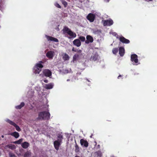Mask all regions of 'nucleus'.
Returning <instances> with one entry per match:
<instances>
[{
  "mask_svg": "<svg viewBox=\"0 0 157 157\" xmlns=\"http://www.w3.org/2000/svg\"><path fill=\"white\" fill-rule=\"evenodd\" d=\"M50 114L49 112L43 111L39 113L38 119L39 120H48L50 119Z\"/></svg>",
  "mask_w": 157,
  "mask_h": 157,
  "instance_id": "f03ea898",
  "label": "nucleus"
},
{
  "mask_svg": "<svg viewBox=\"0 0 157 157\" xmlns=\"http://www.w3.org/2000/svg\"><path fill=\"white\" fill-rule=\"evenodd\" d=\"M69 80H69V79H67V81H69Z\"/></svg>",
  "mask_w": 157,
  "mask_h": 157,
  "instance_id": "a19ab883",
  "label": "nucleus"
},
{
  "mask_svg": "<svg viewBox=\"0 0 157 157\" xmlns=\"http://www.w3.org/2000/svg\"><path fill=\"white\" fill-rule=\"evenodd\" d=\"M80 41H81L82 42H84L85 41V38L83 36H80L79 37V39Z\"/></svg>",
  "mask_w": 157,
  "mask_h": 157,
  "instance_id": "c756f323",
  "label": "nucleus"
},
{
  "mask_svg": "<svg viewBox=\"0 0 157 157\" xmlns=\"http://www.w3.org/2000/svg\"><path fill=\"white\" fill-rule=\"evenodd\" d=\"M79 55L78 54H75L73 57V60L74 61H76L79 58Z\"/></svg>",
  "mask_w": 157,
  "mask_h": 157,
  "instance_id": "5701e85b",
  "label": "nucleus"
},
{
  "mask_svg": "<svg viewBox=\"0 0 157 157\" xmlns=\"http://www.w3.org/2000/svg\"><path fill=\"white\" fill-rule=\"evenodd\" d=\"M25 104L24 102H22L19 105L15 106V108L17 109H20L24 106Z\"/></svg>",
  "mask_w": 157,
  "mask_h": 157,
  "instance_id": "412c9836",
  "label": "nucleus"
},
{
  "mask_svg": "<svg viewBox=\"0 0 157 157\" xmlns=\"http://www.w3.org/2000/svg\"><path fill=\"white\" fill-rule=\"evenodd\" d=\"M7 121L10 124L14 126L16 128V130L18 132H20L21 131V129L20 127L17 125L16 123L13 122V121L8 119L7 120Z\"/></svg>",
  "mask_w": 157,
  "mask_h": 157,
  "instance_id": "7ed1b4c3",
  "label": "nucleus"
},
{
  "mask_svg": "<svg viewBox=\"0 0 157 157\" xmlns=\"http://www.w3.org/2000/svg\"><path fill=\"white\" fill-rule=\"evenodd\" d=\"M63 33L65 34L67 33L70 36H68L67 37L70 39L72 38H75L76 36V33L73 32L67 26H64L62 30Z\"/></svg>",
  "mask_w": 157,
  "mask_h": 157,
  "instance_id": "f257e3e1",
  "label": "nucleus"
},
{
  "mask_svg": "<svg viewBox=\"0 0 157 157\" xmlns=\"http://www.w3.org/2000/svg\"><path fill=\"white\" fill-rule=\"evenodd\" d=\"M131 60L132 62H134L135 63H137L138 62V56L136 54H132L131 56Z\"/></svg>",
  "mask_w": 157,
  "mask_h": 157,
  "instance_id": "423d86ee",
  "label": "nucleus"
},
{
  "mask_svg": "<svg viewBox=\"0 0 157 157\" xmlns=\"http://www.w3.org/2000/svg\"><path fill=\"white\" fill-rule=\"evenodd\" d=\"M46 56L49 59H52L53 56V52L51 51L48 52L46 54Z\"/></svg>",
  "mask_w": 157,
  "mask_h": 157,
  "instance_id": "dca6fc26",
  "label": "nucleus"
},
{
  "mask_svg": "<svg viewBox=\"0 0 157 157\" xmlns=\"http://www.w3.org/2000/svg\"><path fill=\"white\" fill-rule=\"evenodd\" d=\"M75 157H79L78 156H76Z\"/></svg>",
  "mask_w": 157,
  "mask_h": 157,
  "instance_id": "37998d69",
  "label": "nucleus"
},
{
  "mask_svg": "<svg viewBox=\"0 0 157 157\" xmlns=\"http://www.w3.org/2000/svg\"><path fill=\"white\" fill-rule=\"evenodd\" d=\"M86 40L85 41V43L88 44L90 43H92L94 40L93 38L90 35L86 36Z\"/></svg>",
  "mask_w": 157,
  "mask_h": 157,
  "instance_id": "9b49d317",
  "label": "nucleus"
},
{
  "mask_svg": "<svg viewBox=\"0 0 157 157\" xmlns=\"http://www.w3.org/2000/svg\"><path fill=\"white\" fill-rule=\"evenodd\" d=\"M73 44L75 46L79 47L81 45V42L78 39H76L73 42Z\"/></svg>",
  "mask_w": 157,
  "mask_h": 157,
  "instance_id": "ddd939ff",
  "label": "nucleus"
},
{
  "mask_svg": "<svg viewBox=\"0 0 157 157\" xmlns=\"http://www.w3.org/2000/svg\"><path fill=\"white\" fill-rule=\"evenodd\" d=\"M39 63H37L36 64L35 66L39 68H41L43 67V66L42 64L41 63H43V62L42 61H40Z\"/></svg>",
  "mask_w": 157,
  "mask_h": 157,
  "instance_id": "4be33fe9",
  "label": "nucleus"
},
{
  "mask_svg": "<svg viewBox=\"0 0 157 157\" xmlns=\"http://www.w3.org/2000/svg\"><path fill=\"white\" fill-rule=\"evenodd\" d=\"M95 18V15L92 13H89L86 17V18L90 22H93Z\"/></svg>",
  "mask_w": 157,
  "mask_h": 157,
  "instance_id": "39448f33",
  "label": "nucleus"
},
{
  "mask_svg": "<svg viewBox=\"0 0 157 157\" xmlns=\"http://www.w3.org/2000/svg\"><path fill=\"white\" fill-rule=\"evenodd\" d=\"M2 138H4V136L3 135H2Z\"/></svg>",
  "mask_w": 157,
  "mask_h": 157,
  "instance_id": "ea45409f",
  "label": "nucleus"
},
{
  "mask_svg": "<svg viewBox=\"0 0 157 157\" xmlns=\"http://www.w3.org/2000/svg\"><path fill=\"white\" fill-rule=\"evenodd\" d=\"M122 76L121 75H119L118 77V79H119Z\"/></svg>",
  "mask_w": 157,
  "mask_h": 157,
  "instance_id": "4c0bfd02",
  "label": "nucleus"
},
{
  "mask_svg": "<svg viewBox=\"0 0 157 157\" xmlns=\"http://www.w3.org/2000/svg\"><path fill=\"white\" fill-rule=\"evenodd\" d=\"M53 86L51 83H50L45 84L44 87L46 89H50L52 88Z\"/></svg>",
  "mask_w": 157,
  "mask_h": 157,
  "instance_id": "aec40b11",
  "label": "nucleus"
},
{
  "mask_svg": "<svg viewBox=\"0 0 157 157\" xmlns=\"http://www.w3.org/2000/svg\"><path fill=\"white\" fill-rule=\"evenodd\" d=\"M31 152L29 151H27L24 155V157H29L31 155Z\"/></svg>",
  "mask_w": 157,
  "mask_h": 157,
  "instance_id": "a878e982",
  "label": "nucleus"
},
{
  "mask_svg": "<svg viewBox=\"0 0 157 157\" xmlns=\"http://www.w3.org/2000/svg\"><path fill=\"white\" fill-rule=\"evenodd\" d=\"M92 136H93V134H92V135H91V136H90V137L91 138H92Z\"/></svg>",
  "mask_w": 157,
  "mask_h": 157,
  "instance_id": "58836bf2",
  "label": "nucleus"
},
{
  "mask_svg": "<svg viewBox=\"0 0 157 157\" xmlns=\"http://www.w3.org/2000/svg\"><path fill=\"white\" fill-rule=\"evenodd\" d=\"M61 142H60L59 141L57 140L54 141V147L56 150H58L59 149V147L61 144Z\"/></svg>",
  "mask_w": 157,
  "mask_h": 157,
  "instance_id": "9d476101",
  "label": "nucleus"
},
{
  "mask_svg": "<svg viewBox=\"0 0 157 157\" xmlns=\"http://www.w3.org/2000/svg\"><path fill=\"white\" fill-rule=\"evenodd\" d=\"M10 157H14L15 156L14 154H10Z\"/></svg>",
  "mask_w": 157,
  "mask_h": 157,
  "instance_id": "c9c22d12",
  "label": "nucleus"
},
{
  "mask_svg": "<svg viewBox=\"0 0 157 157\" xmlns=\"http://www.w3.org/2000/svg\"><path fill=\"white\" fill-rule=\"evenodd\" d=\"M63 59L64 61H67L69 60L70 57L66 53H63L62 55Z\"/></svg>",
  "mask_w": 157,
  "mask_h": 157,
  "instance_id": "2eb2a0df",
  "label": "nucleus"
},
{
  "mask_svg": "<svg viewBox=\"0 0 157 157\" xmlns=\"http://www.w3.org/2000/svg\"><path fill=\"white\" fill-rule=\"evenodd\" d=\"M9 135L14 137L16 138H17L19 136V134L18 132H14L10 133Z\"/></svg>",
  "mask_w": 157,
  "mask_h": 157,
  "instance_id": "f3484780",
  "label": "nucleus"
},
{
  "mask_svg": "<svg viewBox=\"0 0 157 157\" xmlns=\"http://www.w3.org/2000/svg\"><path fill=\"white\" fill-rule=\"evenodd\" d=\"M62 3L63 5L65 7H66L67 5V3L64 0H60Z\"/></svg>",
  "mask_w": 157,
  "mask_h": 157,
  "instance_id": "cd10ccee",
  "label": "nucleus"
},
{
  "mask_svg": "<svg viewBox=\"0 0 157 157\" xmlns=\"http://www.w3.org/2000/svg\"><path fill=\"white\" fill-rule=\"evenodd\" d=\"M117 38H119L120 41L124 44H128L130 43V42L129 40L126 39L122 36H121L119 37L117 36Z\"/></svg>",
  "mask_w": 157,
  "mask_h": 157,
  "instance_id": "20e7f679",
  "label": "nucleus"
},
{
  "mask_svg": "<svg viewBox=\"0 0 157 157\" xmlns=\"http://www.w3.org/2000/svg\"><path fill=\"white\" fill-rule=\"evenodd\" d=\"M33 157H35V156H33Z\"/></svg>",
  "mask_w": 157,
  "mask_h": 157,
  "instance_id": "c03bdc74",
  "label": "nucleus"
},
{
  "mask_svg": "<svg viewBox=\"0 0 157 157\" xmlns=\"http://www.w3.org/2000/svg\"><path fill=\"white\" fill-rule=\"evenodd\" d=\"M43 74L46 77H49L52 75V72L48 69H45L43 71Z\"/></svg>",
  "mask_w": 157,
  "mask_h": 157,
  "instance_id": "1a4fd4ad",
  "label": "nucleus"
},
{
  "mask_svg": "<svg viewBox=\"0 0 157 157\" xmlns=\"http://www.w3.org/2000/svg\"><path fill=\"white\" fill-rule=\"evenodd\" d=\"M55 6L56 7L59 8L61 9V6L58 3H56L55 4Z\"/></svg>",
  "mask_w": 157,
  "mask_h": 157,
  "instance_id": "2f4dec72",
  "label": "nucleus"
},
{
  "mask_svg": "<svg viewBox=\"0 0 157 157\" xmlns=\"http://www.w3.org/2000/svg\"><path fill=\"white\" fill-rule=\"evenodd\" d=\"M29 146V143L27 142H24L21 144L22 147L24 149L27 148Z\"/></svg>",
  "mask_w": 157,
  "mask_h": 157,
  "instance_id": "6ab92c4d",
  "label": "nucleus"
},
{
  "mask_svg": "<svg viewBox=\"0 0 157 157\" xmlns=\"http://www.w3.org/2000/svg\"><path fill=\"white\" fill-rule=\"evenodd\" d=\"M57 137L58 138V140L60 142L62 141V139H63V136L61 134H58Z\"/></svg>",
  "mask_w": 157,
  "mask_h": 157,
  "instance_id": "b1692460",
  "label": "nucleus"
},
{
  "mask_svg": "<svg viewBox=\"0 0 157 157\" xmlns=\"http://www.w3.org/2000/svg\"><path fill=\"white\" fill-rule=\"evenodd\" d=\"M75 151L76 152H78L79 151V147L76 141H75Z\"/></svg>",
  "mask_w": 157,
  "mask_h": 157,
  "instance_id": "bb28decb",
  "label": "nucleus"
},
{
  "mask_svg": "<svg viewBox=\"0 0 157 157\" xmlns=\"http://www.w3.org/2000/svg\"><path fill=\"white\" fill-rule=\"evenodd\" d=\"M97 56L96 55H94L93 56H91V59L94 61H95L97 60Z\"/></svg>",
  "mask_w": 157,
  "mask_h": 157,
  "instance_id": "7c9ffc66",
  "label": "nucleus"
},
{
  "mask_svg": "<svg viewBox=\"0 0 157 157\" xmlns=\"http://www.w3.org/2000/svg\"><path fill=\"white\" fill-rule=\"evenodd\" d=\"M113 21L111 20H104L103 22V25L104 26L106 25L110 26L113 24Z\"/></svg>",
  "mask_w": 157,
  "mask_h": 157,
  "instance_id": "0eeeda50",
  "label": "nucleus"
},
{
  "mask_svg": "<svg viewBox=\"0 0 157 157\" xmlns=\"http://www.w3.org/2000/svg\"><path fill=\"white\" fill-rule=\"evenodd\" d=\"M48 80L47 79L44 80V82L45 83H48Z\"/></svg>",
  "mask_w": 157,
  "mask_h": 157,
  "instance_id": "e433bc0d",
  "label": "nucleus"
},
{
  "mask_svg": "<svg viewBox=\"0 0 157 157\" xmlns=\"http://www.w3.org/2000/svg\"><path fill=\"white\" fill-rule=\"evenodd\" d=\"M23 139L22 138L18 140L14 141L13 143L15 144H20L22 142Z\"/></svg>",
  "mask_w": 157,
  "mask_h": 157,
  "instance_id": "393cba45",
  "label": "nucleus"
},
{
  "mask_svg": "<svg viewBox=\"0 0 157 157\" xmlns=\"http://www.w3.org/2000/svg\"><path fill=\"white\" fill-rule=\"evenodd\" d=\"M1 155V153L0 152V156Z\"/></svg>",
  "mask_w": 157,
  "mask_h": 157,
  "instance_id": "79ce46f5",
  "label": "nucleus"
},
{
  "mask_svg": "<svg viewBox=\"0 0 157 157\" xmlns=\"http://www.w3.org/2000/svg\"><path fill=\"white\" fill-rule=\"evenodd\" d=\"M34 73L36 74H39L40 73V72L41 71L42 69L41 68H38L36 66H35L34 68Z\"/></svg>",
  "mask_w": 157,
  "mask_h": 157,
  "instance_id": "a211bd4d",
  "label": "nucleus"
},
{
  "mask_svg": "<svg viewBox=\"0 0 157 157\" xmlns=\"http://www.w3.org/2000/svg\"><path fill=\"white\" fill-rule=\"evenodd\" d=\"M119 53L120 56H123L124 54V48L122 47H120L119 49Z\"/></svg>",
  "mask_w": 157,
  "mask_h": 157,
  "instance_id": "4468645a",
  "label": "nucleus"
},
{
  "mask_svg": "<svg viewBox=\"0 0 157 157\" xmlns=\"http://www.w3.org/2000/svg\"><path fill=\"white\" fill-rule=\"evenodd\" d=\"M80 143L82 146H83L86 147H87L89 146V143L87 141L82 139L80 140Z\"/></svg>",
  "mask_w": 157,
  "mask_h": 157,
  "instance_id": "6e6552de",
  "label": "nucleus"
},
{
  "mask_svg": "<svg viewBox=\"0 0 157 157\" xmlns=\"http://www.w3.org/2000/svg\"><path fill=\"white\" fill-rule=\"evenodd\" d=\"M118 51V49L117 48H114L112 50L113 53L115 54H116L117 53Z\"/></svg>",
  "mask_w": 157,
  "mask_h": 157,
  "instance_id": "c85d7f7f",
  "label": "nucleus"
},
{
  "mask_svg": "<svg viewBox=\"0 0 157 157\" xmlns=\"http://www.w3.org/2000/svg\"><path fill=\"white\" fill-rule=\"evenodd\" d=\"M13 147H14V146L13 145V146H9V148L11 149H13Z\"/></svg>",
  "mask_w": 157,
  "mask_h": 157,
  "instance_id": "72a5a7b5",
  "label": "nucleus"
},
{
  "mask_svg": "<svg viewBox=\"0 0 157 157\" xmlns=\"http://www.w3.org/2000/svg\"><path fill=\"white\" fill-rule=\"evenodd\" d=\"M82 52V51L81 50H77V52L78 53H80Z\"/></svg>",
  "mask_w": 157,
  "mask_h": 157,
  "instance_id": "f704fd0d",
  "label": "nucleus"
},
{
  "mask_svg": "<svg viewBox=\"0 0 157 157\" xmlns=\"http://www.w3.org/2000/svg\"><path fill=\"white\" fill-rule=\"evenodd\" d=\"M77 49H75L74 48H73L72 49V51L76 52Z\"/></svg>",
  "mask_w": 157,
  "mask_h": 157,
  "instance_id": "473e14b6",
  "label": "nucleus"
},
{
  "mask_svg": "<svg viewBox=\"0 0 157 157\" xmlns=\"http://www.w3.org/2000/svg\"><path fill=\"white\" fill-rule=\"evenodd\" d=\"M46 37L48 41H53L57 42H59L58 40L56 38L48 36H46Z\"/></svg>",
  "mask_w": 157,
  "mask_h": 157,
  "instance_id": "f8f14e48",
  "label": "nucleus"
}]
</instances>
